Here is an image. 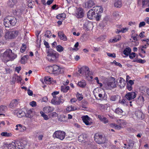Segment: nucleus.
Masks as SVG:
<instances>
[{"label": "nucleus", "mask_w": 149, "mask_h": 149, "mask_svg": "<svg viewBox=\"0 0 149 149\" xmlns=\"http://www.w3.org/2000/svg\"><path fill=\"white\" fill-rule=\"evenodd\" d=\"M17 57V55L10 49H7L3 53L1 54L0 57L4 62L9 61H13Z\"/></svg>", "instance_id": "obj_1"}, {"label": "nucleus", "mask_w": 149, "mask_h": 149, "mask_svg": "<svg viewBox=\"0 0 149 149\" xmlns=\"http://www.w3.org/2000/svg\"><path fill=\"white\" fill-rule=\"evenodd\" d=\"M46 69L48 72L56 75L62 74L63 72V68L56 65L49 66L47 67Z\"/></svg>", "instance_id": "obj_2"}, {"label": "nucleus", "mask_w": 149, "mask_h": 149, "mask_svg": "<svg viewBox=\"0 0 149 149\" xmlns=\"http://www.w3.org/2000/svg\"><path fill=\"white\" fill-rule=\"evenodd\" d=\"M46 52L47 58L49 61L51 62L55 61L58 58L59 54L56 51L50 49H47Z\"/></svg>", "instance_id": "obj_3"}, {"label": "nucleus", "mask_w": 149, "mask_h": 149, "mask_svg": "<svg viewBox=\"0 0 149 149\" xmlns=\"http://www.w3.org/2000/svg\"><path fill=\"white\" fill-rule=\"evenodd\" d=\"M17 23V20L15 17L9 16L4 19V24L6 27H9L11 26H14Z\"/></svg>", "instance_id": "obj_4"}, {"label": "nucleus", "mask_w": 149, "mask_h": 149, "mask_svg": "<svg viewBox=\"0 0 149 149\" xmlns=\"http://www.w3.org/2000/svg\"><path fill=\"white\" fill-rule=\"evenodd\" d=\"M19 32L18 30H10L7 31L5 35L6 39H13L19 34Z\"/></svg>", "instance_id": "obj_5"}, {"label": "nucleus", "mask_w": 149, "mask_h": 149, "mask_svg": "<svg viewBox=\"0 0 149 149\" xmlns=\"http://www.w3.org/2000/svg\"><path fill=\"white\" fill-rule=\"evenodd\" d=\"M65 132L63 131L58 130L54 133L53 136L54 138H57L63 140L65 138Z\"/></svg>", "instance_id": "obj_6"}, {"label": "nucleus", "mask_w": 149, "mask_h": 149, "mask_svg": "<svg viewBox=\"0 0 149 149\" xmlns=\"http://www.w3.org/2000/svg\"><path fill=\"white\" fill-rule=\"evenodd\" d=\"M63 97L62 95L56 98L52 99L51 102L52 104L55 105H59L63 103L64 100L62 99Z\"/></svg>", "instance_id": "obj_7"}, {"label": "nucleus", "mask_w": 149, "mask_h": 149, "mask_svg": "<svg viewBox=\"0 0 149 149\" xmlns=\"http://www.w3.org/2000/svg\"><path fill=\"white\" fill-rule=\"evenodd\" d=\"M78 72L84 76L86 77L90 72V70L88 67L84 66L82 67L79 70Z\"/></svg>", "instance_id": "obj_8"}, {"label": "nucleus", "mask_w": 149, "mask_h": 149, "mask_svg": "<svg viewBox=\"0 0 149 149\" xmlns=\"http://www.w3.org/2000/svg\"><path fill=\"white\" fill-rule=\"evenodd\" d=\"M82 120L84 123L86 125H91L92 123L91 121V118L87 115L83 116L81 117Z\"/></svg>", "instance_id": "obj_9"}, {"label": "nucleus", "mask_w": 149, "mask_h": 149, "mask_svg": "<svg viewBox=\"0 0 149 149\" xmlns=\"http://www.w3.org/2000/svg\"><path fill=\"white\" fill-rule=\"evenodd\" d=\"M4 149H16V141H12L8 144H5Z\"/></svg>", "instance_id": "obj_10"}, {"label": "nucleus", "mask_w": 149, "mask_h": 149, "mask_svg": "<svg viewBox=\"0 0 149 149\" xmlns=\"http://www.w3.org/2000/svg\"><path fill=\"white\" fill-rule=\"evenodd\" d=\"M84 15V12L82 8H79L77 10L75 16L78 18H81Z\"/></svg>", "instance_id": "obj_11"}, {"label": "nucleus", "mask_w": 149, "mask_h": 149, "mask_svg": "<svg viewBox=\"0 0 149 149\" xmlns=\"http://www.w3.org/2000/svg\"><path fill=\"white\" fill-rule=\"evenodd\" d=\"M97 137H98L99 140L95 138V140L99 144H103L106 141L105 138L102 135H98Z\"/></svg>", "instance_id": "obj_12"}, {"label": "nucleus", "mask_w": 149, "mask_h": 149, "mask_svg": "<svg viewBox=\"0 0 149 149\" xmlns=\"http://www.w3.org/2000/svg\"><path fill=\"white\" fill-rule=\"evenodd\" d=\"M96 8H97L96 14V16L95 18H96L97 21H98L100 20L101 16V15L99 14V12L100 13L102 12L103 10L101 8V7H100L99 6H96L95 9Z\"/></svg>", "instance_id": "obj_13"}, {"label": "nucleus", "mask_w": 149, "mask_h": 149, "mask_svg": "<svg viewBox=\"0 0 149 149\" xmlns=\"http://www.w3.org/2000/svg\"><path fill=\"white\" fill-rule=\"evenodd\" d=\"M136 95V94L135 92H132L127 93L125 95V97L127 100H130L135 98Z\"/></svg>", "instance_id": "obj_14"}, {"label": "nucleus", "mask_w": 149, "mask_h": 149, "mask_svg": "<svg viewBox=\"0 0 149 149\" xmlns=\"http://www.w3.org/2000/svg\"><path fill=\"white\" fill-rule=\"evenodd\" d=\"M117 83L115 81V78L111 77L110 78V80L107 83V84L109 86H110L111 88H114L116 87Z\"/></svg>", "instance_id": "obj_15"}, {"label": "nucleus", "mask_w": 149, "mask_h": 149, "mask_svg": "<svg viewBox=\"0 0 149 149\" xmlns=\"http://www.w3.org/2000/svg\"><path fill=\"white\" fill-rule=\"evenodd\" d=\"M94 1L91 0H89L84 3L85 7L86 8H90L95 5Z\"/></svg>", "instance_id": "obj_16"}, {"label": "nucleus", "mask_w": 149, "mask_h": 149, "mask_svg": "<svg viewBox=\"0 0 149 149\" xmlns=\"http://www.w3.org/2000/svg\"><path fill=\"white\" fill-rule=\"evenodd\" d=\"M95 11H93V10H90L87 13V16L88 18L90 19H92L96 17Z\"/></svg>", "instance_id": "obj_17"}, {"label": "nucleus", "mask_w": 149, "mask_h": 149, "mask_svg": "<svg viewBox=\"0 0 149 149\" xmlns=\"http://www.w3.org/2000/svg\"><path fill=\"white\" fill-rule=\"evenodd\" d=\"M135 114L137 118L139 119L142 120L144 118V114L140 111L139 110L136 111Z\"/></svg>", "instance_id": "obj_18"}, {"label": "nucleus", "mask_w": 149, "mask_h": 149, "mask_svg": "<svg viewBox=\"0 0 149 149\" xmlns=\"http://www.w3.org/2000/svg\"><path fill=\"white\" fill-rule=\"evenodd\" d=\"M126 84V82L125 80L121 77H120L119 80V82H118V86L120 88H123Z\"/></svg>", "instance_id": "obj_19"}, {"label": "nucleus", "mask_w": 149, "mask_h": 149, "mask_svg": "<svg viewBox=\"0 0 149 149\" xmlns=\"http://www.w3.org/2000/svg\"><path fill=\"white\" fill-rule=\"evenodd\" d=\"M34 114L33 109H30L27 111L26 113H25V116L26 117L31 118L33 116Z\"/></svg>", "instance_id": "obj_20"}, {"label": "nucleus", "mask_w": 149, "mask_h": 149, "mask_svg": "<svg viewBox=\"0 0 149 149\" xmlns=\"http://www.w3.org/2000/svg\"><path fill=\"white\" fill-rule=\"evenodd\" d=\"M19 100L14 99L11 102L9 107L11 108L15 107L18 103Z\"/></svg>", "instance_id": "obj_21"}, {"label": "nucleus", "mask_w": 149, "mask_h": 149, "mask_svg": "<svg viewBox=\"0 0 149 149\" xmlns=\"http://www.w3.org/2000/svg\"><path fill=\"white\" fill-rule=\"evenodd\" d=\"M26 145L19 141H16V149H23Z\"/></svg>", "instance_id": "obj_22"}, {"label": "nucleus", "mask_w": 149, "mask_h": 149, "mask_svg": "<svg viewBox=\"0 0 149 149\" xmlns=\"http://www.w3.org/2000/svg\"><path fill=\"white\" fill-rule=\"evenodd\" d=\"M54 110V108L50 106L45 107L43 109V111L46 113H48Z\"/></svg>", "instance_id": "obj_23"}, {"label": "nucleus", "mask_w": 149, "mask_h": 149, "mask_svg": "<svg viewBox=\"0 0 149 149\" xmlns=\"http://www.w3.org/2000/svg\"><path fill=\"white\" fill-rule=\"evenodd\" d=\"M115 7L117 8H120L122 7V3L121 0H115L114 2Z\"/></svg>", "instance_id": "obj_24"}, {"label": "nucleus", "mask_w": 149, "mask_h": 149, "mask_svg": "<svg viewBox=\"0 0 149 149\" xmlns=\"http://www.w3.org/2000/svg\"><path fill=\"white\" fill-rule=\"evenodd\" d=\"M98 117L99 120L104 124H107L109 122L107 118L103 116L99 115Z\"/></svg>", "instance_id": "obj_25"}, {"label": "nucleus", "mask_w": 149, "mask_h": 149, "mask_svg": "<svg viewBox=\"0 0 149 149\" xmlns=\"http://www.w3.org/2000/svg\"><path fill=\"white\" fill-rule=\"evenodd\" d=\"M58 36L59 37L60 39L64 41L67 40V38L64 35V33L62 32H59L58 33Z\"/></svg>", "instance_id": "obj_26"}, {"label": "nucleus", "mask_w": 149, "mask_h": 149, "mask_svg": "<svg viewBox=\"0 0 149 149\" xmlns=\"http://www.w3.org/2000/svg\"><path fill=\"white\" fill-rule=\"evenodd\" d=\"M87 138V135L86 134H82L79 135L78 138V141L81 142L84 141Z\"/></svg>", "instance_id": "obj_27"}, {"label": "nucleus", "mask_w": 149, "mask_h": 149, "mask_svg": "<svg viewBox=\"0 0 149 149\" xmlns=\"http://www.w3.org/2000/svg\"><path fill=\"white\" fill-rule=\"evenodd\" d=\"M17 3V0H9L8 2V6L10 7H13Z\"/></svg>", "instance_id": "obj_28"}, {"label": "nucleus", "mask_w": 149, "mask_h": 149, "mask_svg": "<svg viewBox=\"0 0 149 149\" xmlns=\"http://www.w3.org/2000/svg\"><path fill=\"white\" fill-rule=\"evenodd\" d=\"M79 109V108L72 105L66 108V110L69 111L78 110Z\"/></svg>", "instance_id": "obj_29"}, {"label": "nucleus", "mask_w": 149, "mask_h": 149, "mask_svg": "<svg viewBox=\"0 0 149 149\" xmlns=\"http://www.w3.org/2000/svg\"><path fill=\"white\" fill-rule=\"evenodd\" d=\"M134 144V142L133 140H129L128 142V147H127V148L128 149L132 148L133 147Z\"/></svg>", "instance_id": "obj_30"}, {"label": "nucleus", "mask_w": 149, "mask_h": 149, "mask_svg": "<svg viewBox=\"0 0 149 149\" xmlns=\"http://www.w3.org/2000/svg\"><path fill=\"white\" fill-rule=\"evenodd\" d=\"M44 81L46 84H50L51 83L52 81V79L49 76H46L45 78Z\"/></svg>", "instance_id": "obj_31"}, {"label": "nucleus", "mask_w": 149, "mask_h": 149, "mask_svg": "<svg viewBox=\"0 0 149 149\" xmlns=\"http://www.w3.org/2000/svg\"><path fill=\"white\" fill-rule=\"evenodd\" d=\"M16 114L18 118H21L24 116H25V113L21 110H19L17 113Z\"/></svg>", "instance_id": "obj_32"}, {"label": "nucleus", "mask_w": 149, "mask_h": 149, "mask_svg": "<svg viewBox=\"0 0 149 149\" xmlns=\"http://www.w3.org/2000/svg\"><path fill=\"white\" fill-rule=\"evenodd\" d=\"M70 87L69 86H62L61 87V91L63 93H66L69 90Z\"/></svg>", "instance_id": "obj_33"}, {"label": "nucleus", "mask_w": 149, "mask_h": 149, "mask_svg": "<svg viewBox=\"0 0 149 149\" xmlns=\"http://www.w3.org/2000/svg\"><path fill=\"white\" fill-rule=\"evenodd\" d=\"M86 85L85 81L84 80H82L79 82L78 83V86L82 88H84L85 87Z\"/></svg>", "instance_id": "obj_34"}, {"label": "nucleus", "mask_w": 149, "mask_h": 149, "mask_svg": "<svg viewBox=\"0 0 149 149\" xmlns=\"http://www.w3.org/2000/svg\"><path fill=\"white\" fill-rule=\"evenodd\" d=\"M143 97L142 96H139L136 100L137 103L139 104H141L143 102Z\"/></svg>", "instance_id": "obj_35"}, {"label": "nucleus", "mask_w": 149, "mask_h": 149, "mask_svg": "<svg viewBox=\"0 0 149 149\" xmlns=\"http://www.w3.org/2000/svg\"><path fill=\"white\" fill-rule=\"evenodd\" d=\"M142 1L143 7L149 6V0H142Z\"/></svg>", "instance_id": "obj_36"}, {"label": "nucleus", "mask_w": 149, "mask_h": 149, "mask_svg": "<svg viewBox=\"0 0 149 149\" xmlns=\"http://www.w3.org/2000/svg\"><path fill=\"white\" fill-rule=\"evenodd\" d=\"M131 51V49L130 48H126L123 51V53L124 55L127 56L129 54Z\"/></svg>", "instance_id": "obj_37"}, {"label": "nucleus", "mask_w": 149, "mask_h": 149, "mask_svg": "<svg viewBox=\"0 0 149 149\" xmlns=\"http://www.w3.org/2000/svg\"><path fill=\"white\" fill-rule=\"evenodd\" d=\"M126 101L127 100L126 99H120L118 101V102L119 104L122 105H123L124 106L127 105V102Z\"/></svg>", "instance_id": "obj_38"}, {"label": "nucleus", "mask_w": 149, "mask_h": 149, "mask_svg": "<svg viewBox=\"0 0 149 149\" xmlns=\"http://www.w3.org/2000/svg\"><path fill=\"white\" fill-rule=\"evenodd\" d=\"M6 108V106L3 105H1L0 106V116L3 114L2 113L4 112Z\"/></svg>", "instance_id": "obj_39"}, {"label": "nucleus", "mask_w": 149, "mask_h": 149, "mask_svg": "<svg viewBox=\"0 0 149 149\" xmlns=\"http://www.w3.org/2000/svg\"><path fill=\"white\" fill-rule=\"evenodd\" d=\"M28 3V6L29 7L32 8H33V6L34 3V1H32L30 0H26Z\"/></svg>", "instance_id": "obj_40"}, {"label": "nucleus", "mask_w": 149, "mask_h": 149, "mask_svg": "<svg viewBox=\"0 0 149 149\" xmlns=\"http://www.w3.org/2000/svg\"><path fill=\"white\" fill-rule=\"evenodd\" d=\"M1 136H3L9 137L11 136L12 134L11 133L8 132H2L1 134Z\"/></svg>", "instance_id": "obj_41"}, {"label": "nucleus", "mask_w": 149, "mask_h": 149, "mask_svg": "<svg viewBox=\"0 0 149 149\" xmlns=\"http://www.w3.org/2000/svg\"><path fill=\"white\" fill-rule=\"evenodd\" d=\"M99 107L102 109H103L104 111L107 110L108 106L107 104L103 105L102 104H99Z\"/></svg>", "instance_id": "obj_42"}, {"label": "nucleus", "mask_w": 149, "mask_h": 149, "mask_svg": "<svg viewBox=\"0 0 149 149\" xmlns=\"http://www.w3.org/2000/svg\"><path fill=\"white\" fill-rule=\"evenodd\" d=\"M56 49L59 52H62L64 50L63 48L61 45H58L56 47Z\"/></svg>", "instance_id": "obj_43"}, {"label": "nucleus", "mask_w": 149, "mask_h": 149, "mask_svg": "<svg viewBox=\"0 0 149 149\" xmlns=\"http://www.w3.org/2000/svg\"><path fill=\"white\" fill-rule=\"evenodd\" d=\"M13 78L15 79V80L17 81L18 82H20L22 80V78L20 77L16 74L14 75Z\"/></svg>", "instance_id": "obj_44"}, {"label": "nucleus", "mask_w": 149, "mask_h": 149, "mask_svg": "<svg viewBox=\"0 0 149 149\" xmlns=\"http://www.w3.org/2000/svg\"><path fill=\"white\" fill-rule=\"evenodd\" d=\"M118 95H112L110 98V100L111 101H116L118 99Z\"/></svg>", "instance_id": "obj_45"}, {"label": "nucleus", "mask_w": 149, "mask_h": 149, "mask_svg": "<svg viewBox=\"0 0 149 149\" xmlns=\"http://www.w3.org/2000/svg\"><path fill=\"white\" fill-rule=\"evenodd\" d=\"M27 56H24L21 58V63L23 64H24L27 60Z\"/></svg>", "instance_id": "obj_46"}, {"label": "nucleus", "mask_w": 149, "mask_h": 149, "mask_svg": "<svg viewBox=\"0 0 149 149\" xmlns=\"http://www.w3.org/2000/svg\"><path fill=\"white\" fill-rule=\"evenodd\" d=\"M40 113L41 116L43 117L45 120H47L49 119L48 116L47 115L45 114L42 111H40Z\"/></svg>", "instance_id": "obj_47"}, {"label": "nucleus", "mask_w": 149, "mask_h": 149, "mask_svg": "<svg viewBox=\"0 0 149 149\" xmlns=\"http://www.w3.org/2000/svg\"><path fill=\"white\" fill-rule=\"evenodd\" d=\"M115 111L116 113L119 114L121 115H122V113L123 112L122 109L119 108L116 109Z\"/></svg>", "instance_id": "obj_48"}, {"label": "nucleus", "mask_w": 149, "mask_h": 149, "mask_svg": "<svg viewBox=\"0 0 149 149\" xmlns=\"http://www.w3.org/2000/svg\"><path fill=\"white\" fill-rule=\"evenodd\" d=\"M76 97L77 99L79 101L81 100L83 98L82 95L78 93H77L76 95Z\"/></svg>", "instance_id": "obj_49"}, {"label": "nucleus", "mask_w": 149, "mask_h": 149, "mask_svg": "<svg viewBox=\"0 0 149 149\" xmlns=\"http://www.w3.org/2000/svg\"><path fill=\"white\" fill-rule=\"evenodd\" d=\"M51 33L50 31L49 30H47L45 32V37L49 38L51 36Z\"/></svg>", "instance_id": "obj_50"}, {"label": "nucleus", "mask_w": 149, "mask_h": 149, "mask_svg": "<svg viewBox=\"0 0 149 149\" xmlns=\"http://www.w3.org/2000/svg\"><path fill=\"white\" fill-rule=\"evenodd\" d=\"M59 93V92L58 91H54L52 93V94L53 97V98L52 99H54V98H57V97H59L56 96V95L58 94Z\"/></svg>", "instance_id": "obj_51"}, {"label": "nucleus", "mask_w": 149, "mask_h": 149, "mask_svg": "<svg viewBox=\"0 0 149 149\" xmlns=\"http://www.w3.org/2000/svg\"><path fill=\"white\" fill-rule=\"evenodd\" d=\"M82 107L84 108H87V107H86V105L87 104V102L86 100H84L82 101Z\"/></svg>", "instance_id": "obj_52"}, {"label": "nucleus", "mask_w": 149, "mask_h": 149, "mask_svg": "<svg viewBox=\"0 0 149 149\" xmlns=\"http://www.w3.org/2000/svg\"><path fill=\"white\" fill-rule=\"evenodd\" d=\"M113 15L116 19H118L120 17L119 14L118 12H115L113 13Z\"/></svg>", "instance_id": "obj_53"}, {"label": "nucleus", "mask_w": 149, "mask_h": 149, "mask_svg": "<svg viewBox=\"0 0 149 149\" xmlns=\"http://www.w3.org/2000/svg\"><path fill=\"white\" fill-rule=\"evenodd\" d=\"M23 126L20 124L17 125L16 126V128L15 129L16 130H19L21 131H22V127Z\"/></svg>", "instance_id": "obj_54"}, {"label": "nucleus", "mask_w": 149, "mask_h": 149, "mask_svg": "<svg viewBox=\"0 0 149 149\" xmlns=\"http://www.w3.org/2000/svg\"><path fill=\"white\" fill-rule=\"evenodd\" d=\"M121 38V37L120 36H118V38H114V39L112 40L111 41L112 42H116L117 41L119 40Z\"/></svg>", "instance_id": "obj_55"}, {"label": "nucleus", "mask_w": 149, "mask_h": 149, "mask_svg": "<svg viewBox=\"0 0 149 149\" xmlns=\"http://www.w3.org/2000/svg\"><path fill=\"white\" fill-rule=\"evenodd\" d=\"M86 77L88 81H91L93 78V77L91 75L90 72L86 75Z\"/></svg>", "instance_id": "obj_56"}, {"label": "nucleus", "mask_w": 149, "mask_h": 149, "mask_svg": "<svg viewBox=\"0 0 149 149\" xmlns=\"http://www.w3.org/2000/svg\"><path fill=\"white\" fill-rule=\"evenodd\" d=\"M137 63H144L146 62V61L145 60H142L141 59H139L135 61Z\"/></svg>", "instance_id": "obj_57"}, {"label": "nucleus", "mask_w": 149, "mask_h": 149, "mask_svg": "<svg viewBox=\"0 0 149 149\" xmlns=\"http://www.w3.org/2000/svg\"><path fill=\"white\" fill-rule=\"evenodd\" d=\"M64 15H65V14H59L58 15H57L56 16V17L58 19H60L62 18H63Z\"/></svg>", "instance_id": "obj_58"}, {"label": "nucleus", "mask_w": 149, "mask_h": 149, "mask_svg": "<svg viewBox=\"0 0 149 149\" xmlns=\"http://www.w3.org/2000/svg\"><path fill=\"white\" fill-rule=\"evenodd\" d=\"M129 54V57L130 59H133L135 56V53L132 52Z\"/></svg>", "instance_id": "obj_59"}, {"label": "nucleus", "mask_w": 149, "mask_h": 149, "mask_svg": "<svg viewBox=\"0 0 149 149\" xmlns=\"http://www.w3.org/2000/svg\"><path fill=\"white\" fill-rule=\"evenodd\" d=\"M107 55L109 57L113 58H115L116 57V54L114 53L111 54L110 53H107Z\"/></svg>", "instance_id": "obj_60"}, {"label": "nucleus", "mask_w": 149, "mask_h": 149, "mask_svg": "<svg viewBox=\"0 0 149 149\" xmlns=\"http://www.w3.org/2000/svg\"><path fill=\"white\" fill-rule=\"evenodd\" d=\"M121 32L123 33H124L127 31L128 30V28H122L121 29Z\"/></svg>", "instance_id": "obj_61"}, {"label": "nucleus", "mask_w": 149, "mask_h": 149, "mask_svg": "<svg viewBox=\"0 0 149 149\" xmlns=\"http://www.w3.org/2000/svg\"><path fill=\"white\" fill-rule=\"evenodd\" d=\"M119 125H116V126H115V129H116V130H120V129L121 128V123H119Z\"/></svg>", "instance_id": "obj_62"}, {"label": "nucleus", "mask_w": 149, "mask_h": 149, "mask_svg": "<svg viewBox=\"0 0 149 149\" xmlns=\"http://www.w3.org/2000/svg\"><path fill=\"white\" fill-rule=\"evenodd\" d=\"M127 88L130 91H132V85H130L128 84H127Z\"/></svg>", "instance_id": "obj_63"}, {"label": "nucleus", "mask_w": 149, "mask_h": 149, "mask_svg": "<svg viewBox=\"0 0 149 149\" xmlns=\"http://www.w3.org/2000/svg\"><path fill=\"white\" fill-rule=\"evenodd\" d=\"M134 80L133 81L132 80H130L127 82V84L130 85H132L134 84Z\"/></svg>", "instance_id": "obj_64"}]
</instances>
